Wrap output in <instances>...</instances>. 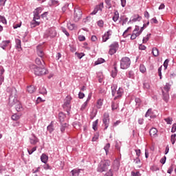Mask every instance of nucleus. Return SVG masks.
<instances>
[{"instance_id":"1","label":"nucleus","mask_w":176,"mask_h":176,"mask_svg":"<svg viewBox=\"0 0 176 176\" xmlns=\"http://www.w3.org/2000/svg\"><path fill=\"white\" fill-rule=\"evenodd\" d=\"M30 69L36 76H42L49 74V72L45 68V66L38 67L36 65H30Z\"/></svg>"},{"instance_id":"2","label":"nucleus","mask_w":176,"mask_h":176,"mask_svg":"<svg viewBox=\"0 0 176 176\" xmlns=\"http://www.w3.org/2000/svg\"><path fill=\"white\" fill-rule=\"evenodd\" d=\"M111 167V161L108 160H102L98 165V173H104Z\"/></svg>"},{"instance_id":"3","label":"nucleus","mask_w":176,"mask_h":176,"mask_svg":"<svg viewBox=\"0 0 176 176\" xmlns=\"http://www.w3.org/2000/svg\"><path fill=\"white\" fill-rule=\"evenodd\" d=\"M123 88H118L116 85L111 86V94L113 97H114V100H118V98H120L122 96H123Z\"/></svg>"},{"instance_id":"4","label":"nucleus","mask_w":176,"mask_h":176,"mask_svg":"<svg viewBox=\"0 0 176 176\" xmlns=\"http://www.w3.org/2000/svg\"><path fill=\"white\" fill-rule=\"evenodd\" d=\"M170 89H171V85L167 82L162 89V98L165 102H168V100H170V95L168 94V91H170Z\"/></svg>"},{"instance_id":"5","label":"nucleus","mask_w":176,"mask_h":176,"mask_svg":"<svg viewBox=\"0 0 176 176\" xmlns=\"http://www.w3.org/2000/svg\"><path fill=\"white\" fill-rule=\"evenodd\" d=\"M131 65V60H130V58L127 56L123 57L120 60L121 69H127V68L130 67Z\"/></svg>"},{"instance_id":"6","label":"nucleus","mask_w":176,"mask_h":176,"mask_svg":"<svg viewBox=\"0 0 176 176\" xmlns=\"http://www.w3.org/2000/svg\"><path fill=\"white\" fill-rule=\"evenodd\" d=\"M71 101H72V97L67 96L63 103V108L67 111V115H69V111H71Z\"/></svg>"},{"instance_id":"7","label":"nucleus","mask_w":176,"mask_h":176,"mask_svg":"<svg viewBox=\"0 0 176 176\" xmlns=\"http://www.w3.org/2000/svg\"><path fill=\"white\" fill-rule=\"evenodd\" d=\"M57 35V32L56 31V28H51L47 30L44 34L45 38H54Z\"/></svg>"},{"instance_id":"8","label":"nucleus","mask_w":176,"mask_h":176,"mask_svg":"<svg viewBox=\"0 0 176 176\" xmlns=\"http://www.w3.org/2000/svg\"><path fill=\"white\" fill-rule=\"evenodd\" d=\"M109 54L112 56L118 52V49H119V43L118 42H114L109 46Z\"/></svg>"},{"instance_id":"9","label":"nucleus","mask_w":176,"mask_h":176,"mask_svg":"<svg viewBox=\"0 0 176 176\" xmlns=\"http://www.w3.org/2000/svg\"><path fill=\"white\" fill-rule=\"evenodd\" d=\"M103 124H104V130H107L109 126V114L108 113H104L102 119Z\"/></svg>"},{"instance_id":"10","label":"nucleus","mask_w":176,"mask_h":176,"mask_svg":"<svg viewBox=\"0 0 176 176\" xmlns=\"http://www.w3.org/2000/svg\"><path fill=\"white\" fill-rule=\"evenodd\" d=\"M82 19V10L79 8L74 9V21H79Z\"/></svg>"},{"instance_id":"11","label":"nucleus","mask_w":176,"mask_h":176,"mask_svg":"<svg viewBox=\"0 0 176 176\" xmlns=\"http://www.w3.org/2000/svg\"><path fill=\"white\" fill-rule=\"evenodd\" d=\"M140 35H141V32H140V26H135L133 34L131 36V39L134 40L138 36H140Z\"/></svg>"},{"instance_id":"12","label":"nucleus","mask_w":176,"mask_h":176,"mask_svg":"<svg viewBox=\"0 0 176 176\" xmlns=\"http://www.w3.org/2000/svg\"><path fill=\"white\" fill-rule=\"evenodd\" d=\"M91 100V94H89L87 100L82 104L80 111H85L86 109V107H87V104Z\"/></svg>"},{"instance_id":"13","label":"nucleus","mask_w":176,"mask_h":176,"mask_svg":"<svg viewBox=\"0 0 176 176\" xmlns=\"http://www.w3.org/2000/svg\"><path fill=\"white\" fill-rule=\"evenodd\" d=\"M10 45V40H6V41H3L0 43V47L3 49V50H6V47Z\"/></svg>"},{"instance_id":"14","label":"nucleus","mask_w":176,"mask_h":176,"mask_svg":"<svg viewBox=\"0 0 176 176\" xmlns=\"http://www.w3.org/2000/svg\"><path fill=\"white\" fill-rule=\"evenodd\" d=\"M102 8H104L103 4H100L98 6H96L94 10H93L92 12H91V15L97 14L99 10L102 11Z\"/></svg>"},{"instance_id":"15","label":"nucleus","mask_w":176,"mask_h":176,"mask_svg":"<svg viewBox=\"0 0 176 176\" xmlns=\"http://www.w3.org/2000/svg\"><path fill=\"white\" fill-rule=\"evenodd\" d=\"M112 35V30H108L106 33L102 36V41L103 42H107L108 39H109V36Z\"/></svg>"},{"instance_id":"16","label":"nucleus","mask_w":176,"mask_h":176,"mask_svg":"<svg viewBox=\"0 0 176 176\" xmlns=\"http://www.w3.org/2000/svg\"><path fill=\"white\" fill-rule=\"evenodd\" d=\"M30 140L32 145H36L37 142H39V139L34 134H32V138H30Z\"/></svg>"},{"instance_id":"17","label":"nucleus","mask_w":176,"mask_h":176,"mask_svg":"<svg viewBox=\"0 0 176 176\" xmlns=\"http://www.w3.org/2000/svg\"><path fill=\"white\" fill-rule=\"evenodd\" d=\"M149 134L151 137L155 138V137H157V129H156V128L151 129L149 131Z\"/></svg>"},{"instance_id":"18","label":"nucleus","mask_w":176,"mask_h":176,"mask_svg":"<svg viewBox=\"0 0 176 176\" xmlns=\"http://www.w3.org/2000/svg\"><path fill=\"white\" fill-rule=\"evenodd\" d=\"M35 63L37 65H41L40 67H45V61H43V58H36Z\"/></svg>"},{"instance_id":"19","label":"nucleus","mask_w":176,"mask_h":176,"mask_svg":"<svg viewBox=\"0 0 176 176\" xmlns=\"http://www.w3.org/2000/svg\"><path fill=\"white\" fill-rule=\"evenodd\" d=\"M141 16L140 15H134L132 16L129 21V23L132 21V23H135V21H140L141 20Z\"/></svg>"},{"instance_id":"20","label":"nucleus","mask_w":176,"mask_h":176,"mask_svg":"<svg viewBox=\"0 0 176 176\" xmlns=\"http://www.w3.org/2000/svg\"><path fill=\"white\" fill-rule=\"evenodd\" d=\"M37 54L41 58H43V56H45V53H43V50L41 49V46L37 47Z\"/></svg>"},{"instance_id":"21","label":"nucleus","mask_w":176,"mask_h":176,"mask_svg":"<svg viewBox=\"0 0 176 176\" xmlns=\"http://www.w3.org/2000/svg\"><path fill=\"white\" fill-rule=\"evenodd\" d=\"M41 160L42 163H45V164H46V163H47V160H49V157L46 154H42L41 156Z\"/></svg>"},{"instance_id":"22","label":"nucleus","mask_w":176,"mask_h":176,"mask_svg":"<svg viewBox=\"0 0 176 176\" xmlns=\"http://www.w3.org/2000/svg\"><path fill=\"white\" fill-rule=\"evenodd\" d=\"M27 91L30 94H32V93H35V91H36V89L33 85H30V86L28 87Z\"/></svg>"},{"instance_id":"23","label":"nucleus","mask_w":176,"mask_h":176,"mask_svg":"<svg viewBox=\"0 0 176 176\" xmlns=\"http://www.w3.org/2000/svg\"><path fill=\"white\" fill-rule=\"evenodd\" d=\"M58 119H59V122L60 123H63V122H64V120H65V114H64V113L63 112L59 113Z\"/></svg>"},{"instance_id":"24","label":"nucleus","mask_w":176,"mask_h":176,"mask_svg":"<svg viewBox=\"0 0 176 176\" xmlns=\"http://www.w3.org/2000/svg\"><path fill=\"white\" fill-rule=\"evenodd\" d=\"M41 24V22L36 21L35 20H32V21L30 23V27L32 28H35V27H37V25H39Z\"/></svg>"},{"instance_id":"25","label":"nucleus","mask_w":176,"mask_h":176,"mask_svg":"<svg viewBox=\"0 0 176 176\" xmlns=\"http://www.w3.org/2000/svg\"><path fill=\"white\" fill-rule=\"evenodd\" d=\"M67 28L68 30H70V31H74V30L76 28V25L74 23H68Z\"/></svg>"},{"instance_id":"26","label":"nucleus","mask_w":176,"mask_h":176,"mask_svg":"<svg viewBox=\"0 0 176 176\" xmlns=\"http://www.w3.org/2000/svg\"><path fill=\"white\" fill-rule=\"evenodd\" d=\"M16 47V49H21V40L19 38L15 39Z\"/></svg>"},{"instance_id":"27","label":"nucleus","mask_w":176,"mask_h":176,"mask_svg":"<svg viewBox=\"0 0 176 176\" xmlns=\"http://www.w3.org/2000/svg\"><path fill=\"white\" fill-rule=\"evenodd\" d=\"M118 20H119V12L115 11L114 15L113 16V21L116 23V21H118Z\"/></svg>"},{"instance_id":"28","label":"nucleus","mask_w":176,"mask_h":176,"mask_svg":"<svg viewBox=\"0 0 176 176\" xmlns=\"http://www.w3.org/2000/svg\"><path fill=\"white\" fill-rule=\"evenodd\" d=\"M80 173V169H74L71 171L72 176H78Z\"/></svg>"},{"instance_id":"29","label":"nucleus","mask_w":176,"mask_h":176,"mask_svg":"<svg viewBox=\"0 0 176 176\" xmlns=\"http://www.w3.org/2000/svg\"><path fill=\"white\" fill-rule=\"evenodd\" d=\"M15 109L17 112H21V111H23V106H21V104H20V102H18L15 105Z\"/></svg>"},{"instance_id":"30","label":"nucleus","mask_w":176,"mask_h":176,"mask_svg":"<svg viewBox=\"0 0 176 176\" xmlns=\"http://www.w3.org/2000/svg\"><path fill=\"white\" fill-rule=\"evenodd\" d=\"M152 54L155 57H157V56H159V50L156 47H153L152 50Z\"/></svg>"},{"instance_id":"31","label":"nucleus","mask_w":176,"mask_h":176,"mask_svg":"<svg viewBox=\"0 0 176 176\" xmlns=\"http://www.w3.org/2000/svg\"><path fill=\"white\" fill-rule=\"evenodd\" d=\"M111 148V144L107 143L104 147V150L105 151L106 155H108V153H109V148Z\"/></svg>"},{"instance_id":"32","label":"nucleus","mask_w":176,"mask_h":176,"mask_svg":"<svg viewBox=\"0 0 176 176\" xmlns=\"http://www.w3.org/2000/svg\"><path fill=\"white\" fill-rule=\"evenodd\" d=\"M102 63H105V59L102 58H99L96 62L95 65H99V64H102Z\"/></svg>"},{"instance_id":"33","label":"nucleus","mask_w":176,"mask_h":176,"mask_svg":"<svg viewBox=\"0 0 176 176\" xmlns=\"http://www.w3.org/2000/svg\"><path fill=\"white\" fill-rule=\"evenodd\" d=\"M117 75H118V69H116V67H115L114 69L111 71V76L112 78H116Z\"/></svg>"},{"instance_id":"34","label":"nucleus","mask_w":176,"mask_h":176,"mask_svg":"<svg viewBox=\"0 0 176 176\" xmlns=\"http://www.w3.org/2000/svg\"><path fill=\"white\" fill-rule=\"evenodd\" d=\"M67 126H68L67 123L62 124V125L60 126L61 133H65V129H67Z\"/></svg>"},{"instance_id":"35","label":"nucleus","mask_w":176,"mask_h":176,"mask_svg":"<svg viewBox=\"0 0 176 176\" xmlns=\"http://www.w3.org/2000/svg\"><path fill=\"white\" fill-rule=\"evenodd\" d=\"M151 34H148L145 37L143 38L142 42L143 43H146L151 38Z\"/></svg>"},{"instance_id":"36","label":"nucleus","mask_w":176,"mask_h":176,"mask_svg":"<svg viewBox=\"0 0 176 176\" xmlns=\"http://www.w3.org/2000/svg\"><path fill=\"white\" fill-rule=\"evenodd\" d=\"M102 107V99H99L98 101H97V103H96V107L100 109H101V107Z\"/></svg>"},{"instance_id":"37","label":"nucleus","mask_w":176,"mask_h":176,"mask_svg":"<svg viewBox=\"0 0 176 176\" xmlns=\"http://www.w3.org/2000/svg\"><path fill=\"white\" fill-rule=\"evenodd\" d=\"M175 141H176V134L174 133L170 136V142H172L173 145H174L175 144Z\"/></svg>"},{"instance_id":"38","label":"nucleus","mask_w":176,"mask_h":176,"mask_svg":"<svg viewBox=\"0 0 176 176\" xmlns=\"http://www.w3.org/2000/svg\"><path fill=\"white\" fill-rule=\"evenodd\" d=\"M140 71L142 74H145V72H146V67H145L144 65H140Z\"/></svg>"},{"instance_id":"39","label":"nucleus","mask_w":176,"mask_h":176,"mask_svg":"<svg viewBox=\"0 0 176 176\" xmlns=\"http://www.w3.org/2000/svg\"><path fill=\"white\" fill-rule=\"evenodd\" d=\"M164 120L166 121L167 124H173V118L168 117L166 118H164Z\"/></svg>"},{"instance_id":"40","label":"nucleus","mask_w":176,"mask_h":176,"mask_svg":"<svg viewBox=\"0 0 176 176\" xmlns=\"http://www.w3.org/2000/svg\"><path fill=\"white\" fill-rule=\"evenodd\" d=\"M149 116L150 118H152V109H148L145 114V118H148Z\"/></svg>"},{"instance_id":"41","label":"nucleus","mask_w":176,"mask_h":176,"mask_svg":"<svg viewBox=\"0 0 176 176\" xmlns=\"http://www.w3.org/2000/svg\"><path fill=\"white\" fill-rule=\"evenodd\" d=\"M58 3V1L56 0H50L48 3L49 6H54V5H57Z\"/></svg>"},{"instance_id":"42","label":"nucleus","mask_w":176,"mask_h":176,"mask_svg":"<svg viewBox=\"0 0 176 176\" xmlns=\"http://www.w3.org/2000/svg\"><path fill=\"white\" fill-rule=\"evenodd\" d=\"M0 23H2L3 24H7L6 18L5 16L0 15Z\"/></svg>"},{"instance_id":"43","label":"nucleus","mask_w":176,"mask_h":176,"mask_svg":"<svg viewBox=\"0 0 176 176\" xmlns=\"http://www.w3.org/2000/svg\"><path fill=\"white\" fill-rule=\"evenodd\" d=\"M97 124H98V120L93 122L92 129L96 131L97 130Z\"/></svg>"},{"instance_id":"44","label":"nucleus","mask_w":176,"mask_h":176,"mask_svg":"<svg viewBox=\"0 0 176 176\" xmlns=\"http://www.w3.org/2000/svg\"><path fill=\"white\" fill-rule=\"evenodd\" d=\"M104 176H113V170L110 168Z\"/></svg>"},{"instance_id":"45","label":"nucleus","mask_w":176,"mask_h":176,"mask_svg":"<svg viewBox=\"0 0 176 176\" xmlns=\"http://www.w3.org/2000/svg\"><path fill=\"white\" fill-rule=\"evenodd\" d=\"M47 129L50 133H53V131H54V128L53 127V125H52V124L48 125L47 127Z\"/></svg>"},{"instance_id":"46","label":"nucleus","mask_w":176,"mask_h":176,"mask_svg":"<svg viewBox=\"0 0 176 176\" xmlns=\"http://www.w3.org/2000/svg\"><path fill=\"white\" fill-rule=\"evenodd\" d=\"M11 118H12V120H15V121L19 120V119H20V116L15 113V114L12 116Z\"/></svg>"},{"instance_id":"47","label":"nucleus","mask_w":176,"mask_h":176,"mask_svg":"<svg viewBox=\"0 0 176 176\" xmlns=\"http://www.w3.org/2000/svg\"><path fill=\"white\" fill-rule=\"evenodd\" d=\"M118 103L115 102H113L112 104H111V109H112V111H115V109H118Z\"/></svg>"},{"instance_id":"48","label":"nucleus","mask_w":176,"mask_h":176,"mask_svg":"<svg viewBox=\"0 0 176 176\" xmlns=\"http://www.w3.org/2000/svg\"><path fill=\"white\" fill-rule=\"evenodd\" d=\"M107 4V9H111L112 8V5L111 4V0H104Z\"/></svg>"},{"instance_id":"49","label":"nucleus","mask_w":176,"mask_h":176,"mask_svg":"<svg viewBox=\"0 0 176 176\" xmlns=\"http://www.w3.org/2000/svg\"><path fill=\"white\" fill-rule=\"evenodd\" d=\"M41 19V16H39V14L38 12L34 13V18L33 20H39Z\"/></svg>"},{"instance_id":"50","label":"nucleus","mask_w":176,"mask_h":176,"mask_svg":"<svg viewBox=\"0 0 176 176\" xmlns=\"http://www.w3.org/2000/svg\"><path fill=\"white\" fill-rule=\"evenodd\" d=\"M168 63H170V60L166 59L164 63V69H167V67H168Z\"/></svg>"},{"instance_id":"51","label":"nucleus","mask_w":176,"mask_h":176,"mask_svg":"<svg viewBox=\"0 0 176 176\" xmlns=\"http://www.w3.org/2000/svg\"><path fill=\"white\" fill-rule=\"evenodd\" d=\"M62 32L63 34L66 35V36H69V33L67 31V29L65 28H61Z\"/></svg>"},{"instance_id":"52","label":"nucleus","mask_w":176,"mask_h":176,"mask_svg":"<svg viewBox=\"0 0 176 176\" xmlns=\"http://www.w3.org/2000/svg\"><path fill=\"white\" fill-rule=\"evenodd\" d=\"M37 148L38 147H36V146L33 147L31 151L28 149V152L29 155H32L34 153V152H35V151H36Z\"/></svg>"},{"instance_id":"53","label":"nucleus","mask_w":176,"mask_h":176,"mask_svg":"<svg viewBox=\"0 0 176 176\" xmlns=\"http://www.w3.org/2000/svg\"><path fill=\"white\" fill-rule=\"evenodd\" d=\"M98 27H100V28H102L104 27V21L102 20L98 21Z\"/></svg>"},{"instance_id":"54","label":"nucleus","mask_w":176,"mask_h":176,"mask_svg":"<svg viewBox=\"0 0 176 176\" xmlns=\"http://www.w3.org/2000/svg\"><path fill=\"white\" fill-rule=\"evenodd\" d=\"M78 40L80 42H83V41H86V37H85L83 35H80L78 36Z\"/></svg>"},{"instance_id":"55","label":"nucleus","mask_w":176,"mask_h":176,"mask_svg":"<svg viewBox=\"0 0 176 176\" xmlns=\"http://www.w3.org/2000/svg\"><path fill=\"white\" fill-rule=\"evenodd\" d=\"M73 126L75 129H80V124L79 122H74Z\"/></svg>"},{"instance_id":"56","label":"nucleus","mask_w":176,"mask_h":176,"mask_svg":"<svg viewBox=\"0 0 176 176\" xmlns=\"http://www.w3.org/2000/svg\"><path fill=\"white\" fill-rule=\"evenodd\" d=\"M134 163L135 164H140L141 163V160H140L139 157H137L135 160H134Z\"/></svg>"},{"instance_id":"57","label":"nucleus","mask_w":176,"mask_h":176,"mask_svg":"<svg viewBox=\"0 0 176 176\" xmlns=\"http://www.w3.org/2000/svg\"><path fill=\"white\" fill-rule=\"evenodd\" d=\"M131 176H141V173L140 172H131Z\"/></svg>"},{"instance_id":"58","label":"nucleus","mask_w":176,"mask_h":176,"mask_svg":"<svg viewBox=\"0 0 176 176\" xmlns=\"http://www.w3.org/2000/svg\"><path fill=\"white\" fill-rule=\"evenodd\" d=\"M135 101L137 105H138V107H140V105L141 104V99H140L139 98H136L135 99Z\"/></svg>"},{"instance_id":"59","label":"nucleus","mask_w":176,"mask_h":176,"mask_svg":"<svg viewBox=\"0 0 176 176\" xmlns=\"http://www.w3.org/2000/svg\"><path fill=\"white\" fill-rule=\"evenodd\" d=\"M42 12L41 8H37L34 11V13H38V14Z\"/></svg>"},{"instance_id":"60","label":"nucleus","mask_w":176,"mask_h":176,"mask_svg":"<svg viewBox=\"0 0 176 176\" xmlns=\"http://www.w3.org/2000/svg\"><path fill=\"white\" fill-rule=\"evenodd\" d=\"M163 66H161L158 69V75L160 76V78L162 79V68Z\"/></svg>"},{"instance_id":"61","label":"nucleus","mask_w":176,"mask_h":176,"mask_svg":"<svg viewBox=\"0 0 176 176\" xmlns=\"http://www.w3.org/2000/svg\"><path fill=\"white\" fill-rule=\"evenodd\" d=\"M67 9H68V4H65L63 8H62V11L63 13L65 12H67Z\"/></svg>"},{"instance_id":"62","label":"nucleus","mask_w":176,"mask_h":176,"mask_svg":"<svg viewBox=\"0 0 176 176\" xmlns=\"http://www.w3.org/2000/svg\"><path fill=\"white\" fill-rule=\"evenodd\" d=\"M40 93L41 94H47V91H46V89L45 88H43L41 91H40Z\"/></svg>"},{"instance_id":"63","label":"nucleus","mask_w":176,"mask_h":176,"mask_svg":"<svg viewBox=\"0 0 176 176\" xmlns=\"http://www.w3.org/2000/svg\"><path fill=\"white\" fill-rule=\"evenodd\" d=\"M166 156H164L161 160H160V163L162 164H164L166 163Z\"/></svg>"},{"instance_id":"64","label":"nucleus","mask_w":176,"mask_h":176,"mask_svg":"<svg viewBox=\"0 0 176 176\" xmlns=\"http://www.w3.org/2000/svg\"><path fill=\"white\" fill-rule=\"evenodd\" d=\"M176 131V124H173L171 129V133H175Z\"/></svg>"}]
</instances>
